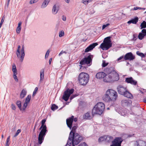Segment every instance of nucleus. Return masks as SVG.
Instances as JSON below:
<instances>
[{
	"label": "nucleus",
	"instance_id": "13d9d810",
	"mask_svg": "<svg viewBox=\"0 0 146 146\" xmlns=\"http://www.w3.org/2000/svg\"><path fill=\"white\" fill-rule=\"evenodd\" d=\"M138 9H139L140 10L141 9V7H135L134 8V10H136Z\"/></svg>",
	"mask_w": 146,
	"mask_h": 146
},
{
	"label": "nucleus",
	"instance_id": "e433bc0d",
	"mask_svg": "<svg viewBox=\"0 0 146 146\" xmlns=\"http://www.w3.org/2000/svg\"><path fill=\"white\" fill-rule=\"evenodd\" d=\"M21 102L20 101H17L16 102V104L19 109H21Z\"/></svg>",
	"mask_w": 146,
	"mask_h": 146
},
{
	"label": "nucleus",
	"instance_id": "bf43d9fd",
	"mask_svg": "<svg viewBox=\"0 0 146 146\" xmlns=\"http://www.w3.org/2000/svg\"><path fill=\"white\" fill-rule=\"evenodd\" d=\"M108 65V64H106L104 62H103V63L102 64V67H104L107 66Z\"/></svg>",
	"mask_w": 146,
	"mask_h": 146
},
{
	"label": "nucleus",
	"instance_id": "6ab92c4d",
	"mask_svg": "<svg viewBox=\"0 0 146 146\" xmlns=\"http://www.w3.org/2000/svg\"><path fill=\"white\" fill-rule=\"evenodd\" d=\"M125 97L130 99H132L133 97L132 94L129 93L127 90L123 95Z\"/></svg>",
	"mask_w": 146,
	"mask_h": 146
},
{
	"label": "nucleus",
	"instance_id": "052dcab7",
	"mask_svg": "<svg viewBox=\"0 0 146 146\" xmlns=\"http://www.w3.org/2000/svg\"><path fill=\"white\" fill-rule=\"evenodd\" d=\"M11 108H12V109L14 110H15L16 109L15 106V105H14V104H12Z\"/></svg>",
	"mask_w": 146,
	"mask_h": 146
},
{
	"label": "nucleus",
	"instance_id": "a18cd8bd",
	"mask_svg": "<svg viewBox=\"0 0 146 146\" xmlns=\"http://www.w3.org/2000/svg\"><path fill=\"white\" fill-rule=\"evenodd\" d=\"M21 29V27H17V33L18 34L19 33Z\"/></svg>",
	"mask_w": 146,
	"mask_h": 146
},
{
	"label": "nucleus",
	"instance_id": "f704fd0d",
	"mask_svg": "<svg viewBox=\"0 0 146 146\" xmlns=\"http://www.w3.org/2000/svg\"><path fill=\"white\" fill-rule=\"evenodd\" d=\"M136 54L142 57H145V55L142 53L140 52L139 51H137L136 52Z\"/></svg>",
	"mask_w": 146,
	"mask_h": 146
},
{
	"label": "nucleus",
	"instance_id": "f257e3e1",
	"mask_svg": "<svg viewBox=\"0 0 146 146\" xmlns=\"http://www.w3.org/2000/svg\"><path fill=\"white\" fill-rule=\"evenodd\" d=\"M106 73L104 82H110L118 80L119 78V75L114 70L113 67H110L106 68L105 70Z\"/></svg>",
	"mask_w": 146,
	"mask_h": 146
},
{
	"label": "nucleus",
	"instance_id": "09e8293b",
	"mask_svg": "<svg viewBox=\"0 0 146 146\" xmlns=\"http://www.w3.org/2000/svg\"><path fill=\"white\" fill-rule=\"evenodd\" d=\"M46 120L45 119H43L41 121V124L42 126H46L45 125H44V124Z\"/></svg>",
	"mask_w": 146,
	"mask_h": 146
},
{
	"label": "nucleus",
	"instance_id": "aec40b11",
	"mask_svg": "<svg viewBox=\"0 0 146 146\" xmlns=\"http://www.w3.org/2000/svg\"><path fill=\"white\" fill-rule=\"evenodd\" d=\"M138 19H139L138 17H135L134 19H132L131 20L128 21L127 23L129 24H130L131 23L134 24H136L138 22Z\"/></svg>",
	"mask_w": 146,
	"mask_h": 146
},
{
	"label": "nucleus",
	"instance_id": "4468645a",
	"mask_svg": "<svg viewBox=\"0 0 146 146\" xmlns=\"http://www.w3.org/2000/svg\"><path fill=\"white\" fill-rule=\"evenodd\" d=\"M135 58V56L131 52L127 53L124 56L125 60H132Z\"/></svg>",
	"mask_w": 146,
	"mask_h": 146
},
{
	"label": "nucleus",
	"instance_id": "bb28decb",
	"mask_svg": "<svg viewBox=\"0 0 146 146\" xmlns=\"http://www.w3.org/2000/svg\"><path fill=\"white\" fill-rule=\"evenodd\" d=\"M44 71L43 70H41L40 72V82H41V81L43 80V79H44Z\"/></svg>",
	"mask_w": 146,
	"mask_h": 146
},
{
	"label": "nucleus",
	"instance_id": "39448f33",
	"mask_svg": "<svg viewBox=\"0 0 146 146\" xmlns=\"http://www.w3.org/2000/svg\"><path fill=\"white\" fill-rule=\"evenodd\" d=\"M89 79V76L88 73L82 72L79 75L78 80L82 85H86L88 82Z\"/></svg>",
	"mask_w": 146,
	"mask_h": 146
},
{
	"label": "nucleus",
	"instance_id": "473e14b6",
	"mask_svg": "<svg viewBox=\"0 0 146 146\" xmlns=\"http://www.w3.org/2000/svg\"><path fill=\"white\" fill-rule=\"evenodd\" d=\"M58 108V107L55 104H53L52 105L51 107V110L53 111H54Z\"/></svg>",
	"mask_w": 146,
	"mask_h": 146
},
{
	"label": "nucleus",
	"instance_id": "2eb2a0df",
	"mask_svg": "<svg viewBox=\"0 0 146 146\" xmlns=\"http://www.w3.org/2000/svg\"><path fill=\"white\" fill-rule=\"evenodd\" d=\"M106 74L104 72H100L96 74V77L97 79H103V81H104V79L106 78Z\"/></svg>",
	"mask_w": 146,
	"mask_h": 146
},
{
	"label": "nucleus",
	"instance_id": "f8f14e48",
	"mask_svg": "<svg viewBox=\"0 0 146 146\" xmlns=\"http://www.w3.org/2000/svg\"><path fill=\"white\" fill-rule=\"evenodd\" d=\"M92 61L91 55H89L87 57H85L80 62V64L81 65H84L85 64H90Z\"/></svg>",
	"mask_w": 146,
	"mask_h": 146
},
{
	"label": "nucleus",
	"instance_id": "f03ea898",
	"mask_svg": "<svg viewBox=\"0 0 146 146\" xmlns=\"http://www.w3.org/2000/svg\"><path fill=\"white\" fill-rule=\"evenodd\" d=\"M118 97L117 93L112 89H108L102 97L103 100L107 102H114Z\"/></svg>",
	"mask_w": 146,
	"mask_h": 146
},
{
	"label": "nucleus",
	"instance_id": "a878e982",
	"mask_svg": "<svg viewBox=\"0 0 146 146\" xmlns=\"http://www.w3.org/2000/svg\"><path fill=\"white\" fill-rule=\"evenodd\" d=\"M12 70L13 72V74H17L16 67L14 64H13V65Z\"/></svg>",
	"mask_w": 146,
	"mask_h": 146
},
{
	"label": "nucleus",
	"instance_id": "4c0bfd02",
	"mask_svg": "<svg viewBox=\"0 0 146 146\" xmlns=\"http://www.w3.org/2000/svg\"><path fill=\"white\" fill-rule=\"evenodd\" d=\"M64 33L63 31H61L59 33V36L60 37H61L64 35Z\"/></svg>",
	"mask_w": 146,
	"mask_h": 146
},
{
	"label": "nucleus",
	"instance_id": "ddd939ff",
	"mask_svg": "<svg viewBox=\"0 0 146 146\" xmlns=\"http://www.w3.org/2000/svg\"><path fill=\"white\" fill-rule=\"evenodd\" d=\"M117 90L118 93L121 95H123L127 90L126 87L122 85H119L117 87Z\"/></svg>",
	"mask_w": 146,
	"mask_h": 146
},
{
	"label": "nucleus",
	"instance_id": "6e6552de",
	"mask_svg": "<svg viewBox=\"0 0 146 146\" xmlns=\"http://www.w3.org/2000/svg\"><path fill=\"white\" fill-rule=\"evenodd\" d=\"M20 46L19 45L18 46L17 50L16 52V54L17 57L19 58L20 61L22 62L25 56L24 46V45L22 46L21 52L20 51Z\"/></svg>",
	"mask_w": 146,
	"mask_h": 146
},
{
	"label": "nucleus",
	"instance_id": "5701e85b",
	"mask_svg": "<svg viewBox=\"0 0 146 146\" xmlns=\"http://www.w3.org/2000/svg\"><path fill=\"white\" fill-rule=\"evenodd\" d=\"M27 92L25 89H23L20 95V97L21 99L23 98L26 96L27 94Z\"/></svg>",
	"mask_w": 146,
	"mask_h": 146
},
{
	"label": "nucleus",
	"instance_id": "412c9836",
	"mask_svg": "<svg viewBox=\"0 0 146 146\" xmlns=\"http://www.w3.org/2000/svg\"><path fill=\"white\" fill-rule=\"evenodd\" d=\"M58 10V7L56 5H54L52 10V13L54 15L56 14L57 13Z\"/></svg>",
	"mask_w": 146,
	"mask_h": 146
},
{
	"label": "nucleus",
	"instance_id": "cd10ccee",
	"mask_svg": "<svg viewBox=\"0 0 146 146\" xmlns=\"http://www.w3.org/2000/svg\"><path fill=\"white\" fill-rule=\"evenodd\" d=\"M84 118L86 119H91V116H90V113L88 112L86 113L84 117Z\"/></svg>",
	"mask_w": 146,
	"mask_h": 146
},
{
	"label": "nucleus",
	"instance_id": "de8ad7c7",
	"mask_svg": "<svg viewBox=\"0 0 146 146\" xmlns=\"http://www.w3.org/2000/svg\"><path fill=\"white\" fill-rule=\"evenodd\" d=\"M28 104V103L25 102L24 104L23 107V109L24 110H25L26 107H27Z\"/></svg>",
	"mask_w": 146,
	"mask_h": 146
},
{
	"label": "nucleus",
	"instance_id": "e2e57ef3",
	"mask_svg": "<svg viewBox=\"0 0 146 146\" xmlns=\"http://www.w3.org/2000/svg\"><path fill=\"white\" fill-rule=\"evenodd\" d=\"M21 22H19L18 24V26L17 27H21Z\"/></svg>",
	"mask_w": 146,
	"mask_h": 146
},
{
	"label": "nucleus",
	"instance_id": "774afa93",
	"mask_svg": "<svg viewBox=\"0 0 146 146\" xmlns=\"http://www.w3.org/2000/svg\"><path fill=\"white\" fill-rule=\"evenodd\" d=\"M38 143V142L37 143L34 144V146H37V145H38L37 144Z\"/></svg>",
	"mask_w": 146,
	"mask_h": 146
},
{
	"label": "nucleus",
	"instance_id": "0e129e2a",
	"mask_svg": "<svg viewBox=\"0 0 146 146\" xmlns=\"http://www.w3.org/2000/svg\"><path fill=\"white\" fill-rule=\"evenodd\" d=\"M67 3H69L70 1V0H64Z\"/></svg>",
	"mask_w": 146,
	"mask_h": 146
},
{
	"label": "nucleus",
	"instance_id": "8fccbe9b",
	"mask_svg": "<svg viewBox=\"0 0 146 146\" xmlns=\"http://www.w3.org/2000/svg\"><path fill=\"white\" fill-rule=\"evenodd\" d=\"M49 52H50V51H49V50H48L46 52V53L45 54V58H47L48 57V56Z\"/></svg>",
	"mask_w": 146,
	"mask_h": 146
},
{
	"label": "nucleus",
	"instance_id": "4be33fe9",
	"mask_svg": "<svg viewBox=\"0 0 146 146\" xmlns=\"http://www.w3.org/2000/svg\"><path fill=\"white\" fill-rule=\"evenodd\" d=\"M137 146H146V144L144 141L139 140L137 142Z\"/></svg>",
	"mask_w": 146,
	"mask_h": 146
},
{
	"label": "nucleus",
	"instance_id": "a211bd4d",
	"mask_svg": "<svg viewBox=\"0 0 146 146\" xmlns=\"http://www.w3.org/2000/svg\"><path fill=\"white\" fill-rule=\"evenodd\" d=\"M131 101L129 99H124L122 100L121 101V103L123 105L127 106L129 104H130Z\"/></svg>",
	"mask_w": 146,
	"mask_h": 146
},
{
	"label": "nucleus",
	"instance_id": "a19ab883",
	"mask_svg": "<svg viewBox=\"0 0 146 146\" xmlns=\"http://www.w3.org/2000/svg\"><path fill=\"white\" fill-rule=\"evenodd\" d=\"M17 74H13V76L15 80V81L17 82H18V79L17 77Z\"/></svg>",
	"mask_w": 146,
	"mask_h": 146
},
{
	"label": "nucleus",
	"instance_id": "49530a36",
	"mask_svg": "<svg viewBox=\"0 0 146 146\" xmlns=\"http://www.w3.org/2000/svg\"><path fill=\"white\" fill-rule=\"evenodd\" d=\"M110 25V24L108 23H107L106 24H105V25H104L103 26H102V30H103L104 29H105L106 27H107V26H109V25Z\"/></svg>",
	"mask_w": 146,
	"mask_h": 146
},
{
	"label": "nucleus",
	"instance_id": "c9c22d12",
	"mask_svg": "<svg viewBox=\"0 0 146 146\" xmlns=\"http://www.w3.org/2000/svg\"><path fill=\"white\" fill-rule=\"evenodd\" d=\"M77 128V127L76 126H74L72 128V130L70 132L72 133V134L73 133H75V130Z\"/></svg>",
	"mask_w": 146,
	"mask_h": 146
},
{
	"label": "nucleus",
	"instance_id": "20e7f679",
	"mask_svg": "<svg viewBox=\"0 0 146 146\" xmlns=\"http://www.w3.org/2000/svg\"><path fill=\"white\" fill-rule=\"evenodd\" d=\"M105 108V105L104 103L102 102L98 103L94 106L92 109V113L93 115L98 114H101Z\"/></svg>",
	"mask_w": 146,
	"mask_h": 146
},
{
	"label": "nucleus",
	"instance_id": "5fc2aeb1",
	"mask_svg": "<svg viewBox=\"0 0 146 146\" xmlns=\"http://www.w3.org/2000/svg\"><path fill=\"white\" fill-rule=\"evenodd\" d=\"M37 90H38V88L37 87H36L35 88V90H34V91L33 92V96H34L35 94L36 93V92Z\"/></svg>",
	"mask_w": 146,
	"mask_h": 146
},
{
	"label": "nucleus",
	"instance_id": "7ed1b4c3",
	"mask_svg": "<svg viewBox=\"0 0 146 146\" xmlns=\"http://www.w3.org/2000/svg\"><path fill=\"white\" fill-rule=\"evenodd\" d=\"M83 137L78 133H73L70 132L68 140L65 146H70L72 143L78 145L83 139Z\"/></svg>",
	"mask_w": 146,
	"mask_h": 146
},
{
	"label": "nucleus",
	"instance_id": "7c9ffc66",
	"mask_svg": "<svg viewBox=\"0 0 146 146\" xmlns=\"http://www.w3.org/2000/svg\"><path fill=\"white\" fill-rule=\"evenodd\" d=\"M144 36L142 33H139L138 37L139 39L141 40L144 38Z\"/></svg>",
	"mask_w": 146,
	"mask_h": 146
},
{
	"label": "nucleus",
	"instance_id": "864d4df0",
	"mask_svg": "<svg viewBox=\"0 0 146 146\" xmlns=\"http://www.w3.org/2000/svg\"><path fill=\"white\" fill-rule=\"evenodd\" d=\"M79 146H88V145L85 142H84L82 144H80Z\"/></svg>",
	"mask_w": 146,
	"mask_h": 146
},
{
	"label": "nucleus",
	"instance_id": "680f3d73",
	"mask_svg": "<svg viewBox=\"0 0 146 146\" xmlns=\"http://www.w3.org/2000/svg\"><path fill=\"white\" fill-rule=\"evenodd\" d=\"M76 96H77L76 95H75V96L74 95V96H71L70 98V100H72L73 98L75 97H76Z\"/></svg>",
	"mask_w": 146,
	"mask_h": 146
},
{
	"label": "nucleus",
	"instance_id": "72a5a7b5",
	"mask_svg": "<svg viewBox=\"0 0 146 146\" xmlns=\"http://www.w3.org/2000/svg\"><path fill=\"white\" fill-rule=\"evenodd\" d=\"M124 60H124V57L123 56H122L120 57L119 58H118L117 60V61L118 62H119L121 61H124Z\"/></svg>",
	"mask_w": 146,
	"mask_h": 146
},
{
	"label": "nucleus",
	"instance_id": "1a4fd4ad",
	"mask_svg": "<svg viewBox=\"0 0 146 146\" xmlns=\"http://www.w3.org/2000/svg\"><path fill=\"white\" fill-rule=\"evenodd\" d=\"M74 91V90L73 89H71L70 90L68 89L66 91L64 92V94L63 96V99L66 101H67L70 95L73 93Z\"/></svg>",
	"mask_w": 146,
	"mask_h": 146
},
{
	"label": "nucleus",
	"instance_id": "423d86ee",
	"mask_svg": "<svg viewBox=\"0 0 146 146\" xmlns=\"http://www.w3.org/2000/svg\"><path fill=\"white\" fill-rule=\"evenodd\" d=\"M42 129V130L39 134L38 137V143L37 144L38 145H41L42 143L47 131L46 126H43L41 125L39 129L40 130Z\"/></svg>",
	"mask_w": 146,
	"mask_h": 146
},
{
	"label": "nucleus",
	"instance_id": "c85d7f7f",
	"mask_svg": "<svg viewBox=\"0 0 146 146\" xmlns=\"http://www.w3.org/2000/svg\"><path fill=\"white\" fill-rule=\"evenodd\" d=\"M140 27L141 29L146 28V22L144 21L141 23Z\"/></svg>",
	"mask_w": 146,
	"mask_h": 146
},
{
	"label": "nucleus",
	"instance_id": "b1692460",
	"mask_svg": "<svg viewBox=\"0 0 146 146\" xmlns=\"http://www.w3.org/2000/svg\"><path fill=\"white\" fill-rule=\"evenodd\" d=\"M50 0H44L43 2L41 5V8H44L46 7L48 4Z\"/></svg>",
	"mask_w": 146,
	"mask_h": 146
},
{
	"label": "nucleus",
	"instance_id": "3c124183",
	"mask_svg": "<svg viewBox=\"0 0 146 146\" xmlns=\"http://www.w3.org/2000/svg\"><path fill=\"white\" fill-rule=\"evenodd\" d=\"M63 53L66 54L67 53V52L65 51H63V50H62L59 53L58 55L59 56H60Z\"/></svg>",
	"mask_w": 146,
	"mask_h": 146
},
{
	"label": "nucleus",
	"instance_id": "603ef678",
	"mask_svg": "<svg viewBox=\"0 0 146 146\" xmlns=\"http://www.w3.org/2000/svg\"><path fill=\"white\" fill-rule=\"evenodd\" d=\"M137 38V35L134 34L133 35V39L134 40H136Z\"/></svg>",
	"mask_w": 146,
	"mask_h": 146
},
{
	"label": "nucleus",
	"instance_id": "ea45409f",
	"mask_svg": "<svg viewBox=\"0 0 146 146\" xmlns=\"http://www.w3.org/2000/svg\"><path fill=\"white\" fill-rule=\"evenodd\" d=\"M89 2V0H83L82 1L83 3L86 5H87Z\"/></svg>",
	"mask_w": 146,
	"mask_h": 146
},
{
	"label": "nucleus",
	"instance_id": "79ce46f5",
	"mask_svg": "<svg viewBox=\"0 0 146 146\" xmlns=\"http://www.w3.org/2000/svg\"><path fill=\"white\" fill-rule=\"evenodd\" d=\"M21 130L20 129H19L18 130L14 137H15L17 136L18 134L21 132Z\"/></svg>",
	"mask_w": 146,
	"mask_h": 146
},
{
	"label": "nucleus",
	"instance_id": "9d476101",
	"mask_svg": "<svg viewBox=\"0 0 146 146\" xmlns=\"http://www.w3.org/2000/svg\"><path fill=\"white\" fill-rule=\"evenodd\" d=\"M73 121L75 122H76L77 121V118H74V116L73 115L66 120V124L70 129H71Z\"/></svg>",
	"mask_w": 146,
	"mask_h": 146
},
{
	"label": "nucleus",
	"instance_id": "393cba45",
	"mask_svg": "<svg viewBox=\"0 0 146 146\" xmlns=\"http://www.w3.org/2000/svg\"><path fill=\"white\" fill-rule=\"evenodd\" d=\"M113 138L111 136L109 135H106L105 141L110 143L113 139Z\"/></svg>",
	"mask_w": 146,
	"mask_h": 146
},
{
	"label": "nucleus",
	"instance_id": "f3484780",
	"mask_svg": "<svg viewBox=\"0 0 146 146\" xmlns=\"http://www.w3.org/2000/svg\"><path fill=\"white\" fill-rule=\"evenodd\" d=\"M98 45L97 43H93L88 47L85 50V52H88L92 50L96 46Z\"/></svg>",
	"mask_w": 146,
	"mask_h": 146
},
{
	"label": "nucleus",
	"instance_id": "58836bf2",
	"mask_svg": "<svg viewBox=\"0 0 146 146\" xmlns=\"http://www.w3.org/2000/svg\"><path fill=\"white\" fill-rule=\"evenodd\" d=\"M5 19V17L4 16L2 17L1 21V23H0V28H1V27L2 25L3 24V22H4Z\"/></svg>",
	"mask_w": 146,
	"mask_h": 146
},
{
	"label": "nucleus",
	"instance_id": "4d7b16f0",
	"mask_svg": "<svg viewBox=\"0 0 146 146\" xmlns=\"http://www.w3.org/2000/svg\"><path fill=\"white\" fill-rule=\"evenodd\" d=\"M62 19L64 21H65L66 20V17L64 15H63L62 16Z\"/></svg>",
	"mask_w": 146,
	"mask_h": 146
},
{
	"label": "nucleus",
	"instance_id": "37998d69",
	"mask_svg": "<svg viewBox=\"0 0 146 146\" xmlns=\"http://www.w3.org/2000/svg\"><path fill=\"white\" fill-rule=\"evenodd\" d=\"M38 0H31L30 1V3L31 4L37 2Z\"/></svg>",
	"mask_w": 146,
	"mask_h": 146
},
{
	"label": "nucleus",
	"instance_id": "69168bd1",
	"mask_svg": "<svg viewBox=\"0 0 146 146\" xmlns=\"http://www.w3.org/2000/svg\"><path fill=\"white\" fill-rule=\"evenodd\" d=\"M52 59V58H51L49 60V64H51Z\"/></svg>",
	"mask_w": 146,
	"mask_h": 146
},
{
	"label": "nucleus",
	"instance_id": "c03bdc74",
	"mask_svg": "<svg viewBox=\"0 0 146 146\" xmlns=\"http://www.w3.org/2000/svg\"><path fill=\"white\" fill-rule=\"evenodd\" d=\"M141 33L143 34L144 36H146V29H143L141 31Z\"/></svg>",
	"mask_w": 146,
	"mask_h": 146
},
{
	"label": "nucleus",
	"instance_id": "338daca9",
	"mask_svg": "<svg viewBox=\"0 0 146 146\" xmlns=\"http://www.w3.org/2000/svg\"><path fill=\"white\" fill-rule=\"evenodd\" d=\"M10 136H8V137H7V140L10 141Z\"/></svg>",
	"mask_w": 146,
	"mask_h": 146
},
{
	"label": "nucleus",
	"instance_id": "6e6d98bb",
	"mask_svg": "<svg viewBox=\"0 0 146 146\" xmlns=\"http://www.w3.org/2000/svg\"><path fill=\"white\" fill-rule=\"evenodd\" d=\"M9 141H9L7 140L6 143L5 145V146H9V145L10 144Z\"/></svg>",
	"mask_w": 146,
	"mask_h": 146
},
{
	"label": "nucleus",
	"instance_id": "0eeeda50",
	"mask_svg": "<svg viewBox=\"0 0 146 146\" xmlns=\"http://www.w3.org/2000/svg\"><path fill=\"white\" fill-rule=\"evenodd\" d=\"M110 37H108L104 39L103 42L100 45V47L103 50H107L112 46Z\"/></svg>",
	"mask_w": 146,
	"mask_h": 146
},
{
	"label": "nucleus",
	"instance_id": "c756f323",
	"mask_svg": "<svg viewBox=\"0 0 146 146\" xmlns=\"http://www.w3.org/2000/svg\"><path fill=\"white\" fill-rule=\"evenodd\" d=\"M31 95H29L26 97L25 102L29 103L31 100Z\"/></svg>",
	"mask_w": 146,
	"mask_h": 146
},
{
	"label": "nucleus",
	"instance_id": "dca6fc26",
	"mask_svg": "<svg viewBox=\"0 0 146 146\" xmlns=\"http://www.w3.org/2000/svg\"><path fill=\"white\" fill-rule=\"evenodd\" d=\"M125 81L128 83H130L134 85H136L137 82V81L134 80L133 78L131 77L126 78H125Z\"/></svg>",
	"mask_w": 146,
	"mask_h": 146
},
{
	"label": "nucleus",
	"instance_id": "2f4dec72",
	"mask_svg": "<svg viewBox=\"0 0 146 146\" xmlns=\"http://www.w3.org/2000/svg\"><path fill=\"white\" fill-rule=\"evenodd\" d=\"M106 135L100 137L98 139L99 142H101L104 141H105Z\"/></svg>",
	"mask_w": 146,
	"mask_h": 146
},
{
	"label": "nucleus",
	"instance_id": "9b49d317",
	"mask_svg": "<svg viewBox=\"0 0 146 146\" xmlns=\"http://www.w3.org/2000/svg\"><path fill=\"white\" fill-rule=\"evenodd\" d=\"M123 140L121 137H116L112 141V144L110 146H121V144Z\"/></svg>",
	"mask_w": 146,
	"mask_h": 146
}]
</instances>
